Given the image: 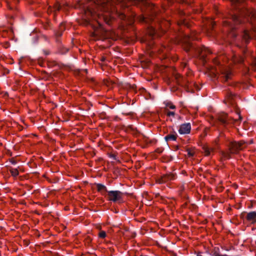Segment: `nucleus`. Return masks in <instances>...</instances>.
<instances>
[{"label": "nucleus", "mask_w": 256, "mask_h": 256, "mask_svg": "<svg viewBox=\"0 0 256 256\" xmlns=\"http://www.w3.org/2000/svg\"><path fill=\"white\" fill-rule=\"evenodd\" d=\"M120 16V18H122V20H124V19L126 18V16H125V14H121Z\"/></svg>", "instance_id": "nucleus-38"}, {"label": "nucleus", "mask_w": 256, "mask_h": 256, "mask_svg": "<svg viewBox=\"0 0 256 256\" xmlns=\"http://www.w3.org/2000/svg\"><path fill=\"white\" fill-rule=\"evenodd\" d=\"M176 174L168 172L162 176L160 182H166L170 180H174L176 179Z\"/></svg>", "instance_id": "nucleus-10"}, {"label": "nucleus", "mask_w": 256, "mask_h": 256, "mask_svg": "<svg viewBox=\"0 0 256 256\" xmlns=\"http://www.w3.org/2000/svg\"><path fill=\"white\" fill-rule=\"evenodd\" d=\"M96 17V14L93 12L90 8H86L84 10V14L82 16V24L86 26L90 24V19H95Z\"/></svg>", "instance_id": "nucleus-8"}, {"label": "nucleus", "mask_w": 256, "mask_h": 256, "mask_svg": "<svg viewBox=\"0 0 256 256\" xmlns=\"http://www.w3.org/2000/svg\"><path fill=\"white\" fill-rule=\"evenodd\" d=\"M124 194L120 190H110L108 192L107 196L108 200L114 202L122 203L124 202L123 195Z\"/></svg>", "instance_id": "nucleus-6"}, {"label": "nucleus", "mask_w": 256, "mask_h": 256, "mask_svg": "<svg viewBox=\"0 0 256 256\" xmlns=\"http://www.w3.org/2000/svg\"><path fill=\"white\" fill-rule=\"evenodd\" d=\"M100 9L105 12H110L112 10V6L110 2H103L100 6Z\"/></svg>", "instance_id": "nucleus-14"}, {"label": "nucleus", "mask_w": 256, "mask_h": 256, "mask_svg": "<svg viewBox=\"0 0 256 256\" xmlns=\"http://www.w3.org/2000/svg\"><path fill=\"white\" fill-rule=\"evenodd\" d=\"M174 115H175V113L174 112L168 111L167 113V116H174Z\"/></svg>", "instance_id": "nucleus-35"}, {"label": "nucleus", "mask_w": 256, "mask_h": 256, "mask_svg": "<svg viewBox=\"0 0 256 256\" xmlns=\"http://www.w3.org/2000/svg\"><path fill=\"white\" fill-rule=\"evenodd\" d=\"M194 86H195L197 90H200V88H199V87L198 86L197 84H194Z\"/></svg>", "instance_id": "nucleus-39"}, {"label": "nucleus", "mask_w": 256, "mask_h": 256, "mask_svg": "<svg viewBox=\"0 0 256 256\" xmlns=\"http://www.w3.org/2000/svg\"><path fill=\"white\" fill-rule=\"evenodd\" d=\"M236 114L238 116V118H234L232 117H230L228 114L224 112H222L218 115L217 119L218 121L224 126L226 127L230 124H233L235 122L240 120L242 119V116L240 115V112L238 110L236 111Z\"/></svg>", "instance_id": "nucleus-5"}, {"label": "nucleus", "mask_w": 256, "mask_h": 256, "mask_svg": "<svg viewBox=\"0 0 256 256\" xmlns=\"http://www.w3.org/2000/svg\"><path fill=\"white\" fill-rule=\"evenodd\" d=\"M116 149H118H118L120 148L119 146H116Z\"/></svg>", "instance_id": "nucleus-47"}, {"label": "nucleus", "mask_w": 256, "mask_h": 256, "mask_svg": "<svg viewBox=\"0 0 256 256\" xmlns=\"http://www.w3.org/2000/svg\"><path fill=\"white\" fill-rule=\"evenodd\" d=\"M232 4L236 8V12L230 14L226 17V20L224 21L223 24L225 27H228L229 30L228 38L230 40H234L237 36L236 32V27H233L232 22L235 26L248 22L250 18L252 21L256 19V11L246 6L244 2L246 0H230Z\"/></svg>", "instance_id": "nucleus-1"}, {"label": "nucleus", "mask_w": 256, "mask_h": 256, "mask_svg": "<svg viewBox=\"0 0 256 256\" xmlns=\"http://www.w3.org/2000/svg\"><path fill=\"white\" fill-rule=\"evenodd\" d=\"M164 149L162 148H156L155 151L156 152L158 153V154H160L162 152Z\"/></svg>", "instance_id": "nucleus-31"}, {"label": "nucleus", "mask_w": 256, "mask_h": 256, "mask_svg": "<svg viewBox=\"0 0 256 256\" xmlns=\"http://www.w3.org/2000/svg\"><path fill=\"white\" fill-rule=\"evenodd\" d=\"M186 66V64H184L183 67H185Z\"/></svg>", "instance_id": "nucleus-46"}, {"label": "nucleus", "mask_w": 256, "mask_h": 256, "mask_svg": "<svg viewBox=\"0 0 256 256\" xmlns=\"http://www.w3.org/2000/svg\"><path fill=\"white\" fill-rule=\"evenodd\" d=\"M186 151L188 152V155L190 157H192V156H194V152L193 150H192L189 149V148H187L186 149Z\"/></svg>", "instance_id": "nucleus-26"}, {"label": "nucleus", "mask_w": 256, "mask_h": 256, "mask_svg": "<svg viewBox=\"0 0 256 256\" xmlns=\"http://www.w3.org/2000/svg\"><path fill=\"white\" fill-rule=\"evenodd\" d=\"M96 186L98 192H100L104 196H106V193H108V191L107 190L106 187L104 185L101 184H96Z\"/></svg>", "instance_id": "nucleus-15"}, {"label": "nucleus", "mask_w": 256, "mask_h": 256, "mask_svg": "<svg viewBox=\"0 0 256 256\" xmlns=\"http://www.w3.org/2000/svg\"><path fill=\"white\" fill-rule=\"evenodd\" d=\"M166 106H169L170 109H174V108H176L175 106L172 104H170V103H168L166 104Z\"/></svg>", "instance_id": "nucleus-32"}, {"label": "nucleus", "mask_w": 256, "mask_h": 256, "mask_svg": "<svg viewBox=\"0 0 256 256\" xmlns=\"http://www.w3.org/2000/svg\"><path fill=\"white\" fill-rule=\"evenodd\" d=\"M98 236L100 238H104L106 236V234L104 231H100L99 232Z\"/></svg>", "instance_id": "nucleus-28"}, {"label": "nucleus", "mask_w": 256, "mask_h": 256, "mask_svg": "<svg viewBox=\"0 0 256 256\" xmlns=\"http://www.w3.org/2000/svg\"><path fill=\"white\" fill-rule=\"evenodd\" d=\"M10 172L12 176L14 177H16L19 174L18 171L16 168H10Z\"/></svg>", "instance_id": "nucleus-25"}, {"label": "nucleus", "mask_w": 256, "mask_h": 256, "mask_svg": "<svg viewBox=\"0 0 256 256\" xmlns=\"http://www.w3.org/2000/svg\"><path fill=\"white\" fill-rule=\"evenodd\" d=\"M242 146L243 145H228V150L230 154H236L243 148Z\"/></svg>", "instance_id": "nucleus-12"}, {"label": "nucleus", "mask_w": 256, "mask_h": 256, "mask_svg": "<svg viewBox=\"0 0 256 256\" xmlns=\"http://www.w3.org/2000/svg\"><path fill=\"white\" fill-rule=\"evenodd\" d=\"M140 62L142 67L143 68H146L148 66L150 61L148 60H143V58H142Z\"/></svg>", "instance_id": "nucleus-23"}, {"label": "nucleus", "mask_w": 256, "mask_h": 256, "mask_svg": "<svg viewBox=\"0 0 256 256\" xmlns=\"http://www.w3.org/2000/svg\"><path fill=\"white\" fill-rule=\"evenodd\" d=\"M240 217L243 220H246L250 224H254L256 222V212L252 211L248 213L244 212L241 214Z\"/></svg>", "instance_id": "nucleus-9"}, {"label": "nucleus", "mask_w": 256, "mask_h": 256, "mask_svg": "<svg viewBox=\"0 0 256 256\" xmlns=\"http://www.w3.org/2000/svg\"><path fill=\"white\" fill-rule=\"evenodd\" d=\"M13 148L14 150H17L18 149V147L16 146V145H14Z\"/></svg>", "instance_id": "nucleus-40"}, {"label": "nucleus", "mask_w": 256, "mask_h": 256, "mask_svg": "<svg viewBox=\"0 0 256 256\" xmlns=\"http://www.w3.org/2000/svg\"><path fill=\"white\" fill-rule=\"evenodd\" d=\"M191 126L190 124H182L178 130L181 134H186L190 132Z\"/></svg>", "instance_id": "nucleus-11"}, {"label": "nucleus", "mask_w": 256, "mask_h": 256, "mask_svg": "<svg viewBox=\"0 0 256 256\" xmlns=\"http://www.w3.org/2000/svg\"><path fill=\"white\" fill-rule=\"evenodd\" d=\"M210 76L212 77V78H216V74L214 72H213L212 70H211L210 72Z\"/></svg>", "instance_id": "nucleus-33"}, {"label": "nucleus", "mask_w": 256, "mask_h": 256, "mask_svg": "<svg viewBox=\"0 0 256 256\" xmlns=\"http://www.w3.org/2000/svg\"><path fill=\"white\" fill-rule=\"evenodd\" d=\"M150 142H153V141L150 140Z\"/></svg>", "instance_id": "nucleus-45"}, {"label": "nucleus", "mask_w": 256, "mask_h": 256, "mask_svg": "<svg viewBox=\"0 0 256 256\" xmlns=\"http://www.w3.org/2000/svg\"><path fill=\"white\" fill-rule=\"evenodd\" d=\"M54 12V10H53V8H52V7L50 6L48 10V14H50L52 13V12Z\"/></svg>", "instance_id": "nucleus-36"}, {"label": "nucleus", "mask_w": 256, "mask_h": 256, "mask_svg": "<svg viewBox=\"0 0 256 256\" xmlns=\"http://www.w3.org/2000/svg\"><path fill=\"white\" fill-rule=\"evenodd\" d=\"M251 66L254 70H256V58H254L251 64Z\"/></svg>", "instance_id": "nucleus-27"}, {"label": "nucleus", "mask_w": 256, "mask_h": 256, "mask_svg": "<svg viewBox=\"0 0 256 256\" xmlns=\"http://www.w3.org/2000/svg\"><path fill=\"white\" fill-rule=\"evenodd\" d=\"M105 22H106V24H108V25H110V24H111V22H110V20L108 18H106V17H103Z\"/></svg>", "instance_id": "nucleus-30"}, {"label": "nucleus", "mask_w": 256, "mask_h": 256, "mask_svg": "<svg viewBox=\"0 0 256 256\" xmlns=\"http://www.w3.org/2000/svg\"><path fill=\"white\" fill-rule=\"evenodd\" d=\"M104 60H105V58H104V57H102V59H101V60H102V62H104Z\"/></svg>", "instance_id": "nucleus-44"}, {"label": "nucleus", "mask_w": 256, "mask_h": 256, "mask_svg": "<svg viewBox=\"0 0 256 256\" xmlns=\"http://www.w3.org/2000/svg\"><path fill=\"white\" fill-rule=\"evenodd\" d=\"M232 96V94H230V95H229V96Z\"/></svg>", "instance_id": "nucleus-50"}, {"label": "nucleus", "mask_w": 256, "mask_h": 256, "mask_svg": "<svg viewBox=\"0 0 256 256\" xmlns=\"http://www.w3.org/2000/svg\"><path fill=\"white\" fill-rule=\"evenodd\" d=\"M202 146V150L203 152L205 154L206 156H208L210 154L211 152H213L214 151V148L212 147L208 146L209 145H201Z\"/></svg>", "instance_id": "nucleus-18"}, {"label": "nucleus", "mask_w": 256, "mask_h": 256, "mask_svg": "<svg viewBox=\"0 0 256 256\" xmlns=\"http://www.w3.org/2000/svg\"><path fill=\"white\" fill-rule=\"evenodd\" d=\"M250 39L251 36L248 33V30H245L242 35V40L244 41L246 44H248Z\"/></svg>", "instance_id": "nucleus-21"}, {"label": "nucleus", "mask_w": 256, "mask_h": 256, "mask_svg": "<svg viewBox=\"0 0 256 256\" xmlns=\"http://www.w3.org/2000/svg\"><path fill=\"white\" fill-rule=\"evenodd\" d=\"M178 146L179 145H175L174 146V147H175L176 149H178Z\"/></svg>", "instance_id": "nucleus-43"}, {"label": "nucleus", "mask_w": 256, "mask_h": 256, "mask_svg": "<svg viewBox=\"0 0 256 256\" xmlns=\"http://www.w3.org/2000/svg\"><path fill=\"white\" fill-rule=\"evenodd\" d=\"M65 30V24L64 22L61 23L59 26V30L56 34V36H60L62 32Z\"/></svg>", "instance_id": "nucleus-22"}, {"label": "nucleus", "mask_w": 256, "mask_h": 256, "mask_svg": "<svg viewBox=\"0 0 256 256\" xmlns=\"http://www.w3.org/2000/svg\"><path fill=\"white\" fill-rule=\"evenodd\" d=\"M180 16V19L178 22V25H184L187 26L188 22L186 21V20L184 18H183V16L184 14V12L182 10H179L178 12Z\"/></svg>", "instance_id": "nucleus-19"}, {"label": "nucleus", "mask_w": 256, "mask_h": 256, "mask_svg": "<svg viewBox=\"0 0 256 256\" xmlns=\"http://www.w3.org/2000/svg\"><path fill=\"white\" fill-rule=\"evenodd\" d=\"M155 16V6L153 4H148L146 8V11L137 18V20L140 23L148 25H152L150 27L148 28V34L152 37L154 36L156 34V30L152 26Z\"/></svg>", "instance_id": "nucleus-2"}, {"label": "nucleus", "mask_w": 256, "mask_h": 256, "mask_svg": "<svg viewBox=\"0 0 256 256\" xmlns=\"http://www.w3.org/2000/svg\"><path fill=\"white\" fill-rule=\"evenodd\" d=\"M252 142H253V140H250V144H252Z\"/></svg>", "instance_id": "nucleus-48"}, {"label": "nucleus", "mask_w": 256, "mask_h": 256, "mask_svg": "<svg viewBox=\"0 0 256 256\" xmlns=\"http://www.w3.org/2000/svg\"><path fill=\"white\" fill-rule=\"evenodd\" d=\"M74 8H78V4L75 5V6H74Z\"/></svg>", "instance_id": "nucleus-42"}, {"label": "nucleus", "mask_w": 256, "mask_h": 256, "mask_svg": "<svg viewBox=\"0 0 256 256\" xmlns=\"http://www.w3.org/2000/svg\"><path fill=\"white\" fill-rule=\"evenodd\" d=\"M166 140V142H168L169 140H175L176 139V135L174 134H168L167 136L165 138Z\"/></svg>", "instance_id": "nucleus-24"}, {"label": "nucleus", "mask_w": 256, "mask_h": 256, "mask_svg": "<svg viewBox=\"0 0 256 256\" xmlns=\"http://www.w3.org/2000/svg\"><path fill=\"white\" fill-rule=\"evenodd\" d=\"M232 60L235 64H240L244 62V58L241 56L234 54L232 57Z\"/></svg>", "instance_id": "nucleus-17"}, {"label": "nucleus", "mask_w": 256, "mask_h": 256, "mask_svg": "<svg viewBox=\"0 0 256 256\" xmlns=\"http://www.w3.org/2000/svg\"><path fill=\"white\" fill-rule=\"evenodd\" d=\"M108 155L109 157L113 158L114 160H117L116 155L114 154H113L112 153H108Z\"/></svg>", "instance_id": "nucleus-29"}, {"label": "nucleus", "mask_w": 256, "mask_h": 256, "mask_svg": "<svg viewBox=\"0 0 256 256\" xmlns=\"http://www.w3.org/2000/svg\"><path fill=\"white\" fill-rule=\"evenodd\" d=\"M8 154H10V156H12V152H10V150H8Z\"/></svg>", "instance_id": "nucleus-41"}, {"label": "nucleus", "mask_w": 256, "mask_h": 256, "mask_svg": "<svg viewBox=\"0 0 256 256\" xmlns=\"http://www.w3.org/2000/svg\"><path fill=\"white\" fill-rule=\"evenodd\" d=\"M60 10H62L64 11H66V6H61L58 2L55 3L53 6V10L54 17L56 16V12L60 11Z\"/></svg>", "instance_id": "nucleus-13"}, {"label": "nucleus", "mask_w": 256, "mask_h": 256, "mask_svg": "<svg viewBox=\"0 0 256 256\" xmlns=\"http://www.w3.org/2000/svg\"><path fill=\"white\" fill-rule=\"evenodd\" d=\"M197 39L198 38L195 36L194 32H192L190 36H186L183 40V47L184 50L187 52L190 50L198 51L200 59L201 60L204 64L206 62V57L207 55L210 54L211 52L205 47L200 48L196 50L190 42V40Z\"/></svg>", "instance_id": "nucleus-3"}, {"label": "nucleus", "mask_w": 256, "mask_h": 256, "mask_svg": "<svg viewBox=\"0 0 256 256\" xmlns=\"http://www.w3.org/2000/svg\"><path fill=\"white\" fill-rule=\"evenodd\" d=\"M98 26H94V32L92 34V36L94 40H104L108 38L113 39L114 34L112 31L106 30L98 21L96 22Z\"/></svg>", "instance_id": "nucleus-4"}, {"label": "nucleus", "mask_w": 256, "mask_h": 256, "mask_svg": "<svg viewBox=\"0 0 256 256\" xmlns=\"http://www.w3.org/2000/svg\"><path fill=\"white\" fill-rule=\"evenodd\" d=\"M214 22L212 20H210L208 21V23L206 24V28L208 34H211V32L212 30V28H214Z\"/></svg>", "instance_id": "nucleus-20"}, {"label": "nucleus", "mask_w": 256, "mask_h": 256, "mask_svg": "<svg viewBox=\"0 0 256 256\" xmlns=\"http://www.w3.org/2000/svg\"><path fill=\"white\" fill-rule=\"evenodd\" d=\"M232 96V94H230V95H229V96Z\"/></svg>", "instance_id": "nucleus-49"}, {"label": "nucleus", "mask_w": 256, "mask_h": 256, "mask_svg": "<svg viewBox=\"0 0 256 256\" xmlns=\"http://www.w3.org/2000/svg\"><path fill=\"white\" fill-rule=\"evenodd\" d=\"M222 74L224 82H227L231 78V72L227 69H222L220 70Z\"/></svg>", "instance_id": "nucleus-16"}, {"label": "nucleus", "mask_w": 256, "mask_h": 256, "mask_svg": "<svg viewBox=\"0 0 256 256\" xmlns=\"http://www.w3.org/2000/svg\"><path fill=\"white\" fill-rule=\"evenodd\" d=\"M173 76L176 80V83L178 85L184 87L188 92H193V90L191 89L188 86V84L190 82L189 79L183 77L180 74L176 73V72L173 74Z\"/></svg>", "instance_id": "nucleus-7"}, {"label": "nucleus", "mask_w": 256, "mask_h": 256, "mask_svg": "<svg viewBox=\"0 0 256 256\" xmlns=\"http://www.w3.org/2000/svg\"><path fill=\"white\" fill-rule=\"evenodd\" d=\"M10 162L12 164H14V165H15L16 164V161L15 160L14 158H12L10 160Z\"/></svg>", "instance_id": "nucleus-34"}, {"label": "nucleus", "mask_w": 256, "mask_h": 256, "mask_svg": "<svg viewBox=\"0 0 256 256\" xmlns=\"http://www.w3.org/2000/svg\"><path fill=\"white\" fill-rule=\"evenodd\" d=\"M246 142H243V141H240V142H231L230 144H245Z\"/></svg>", "instance_id": "nucleus-37"}]
</instances>
